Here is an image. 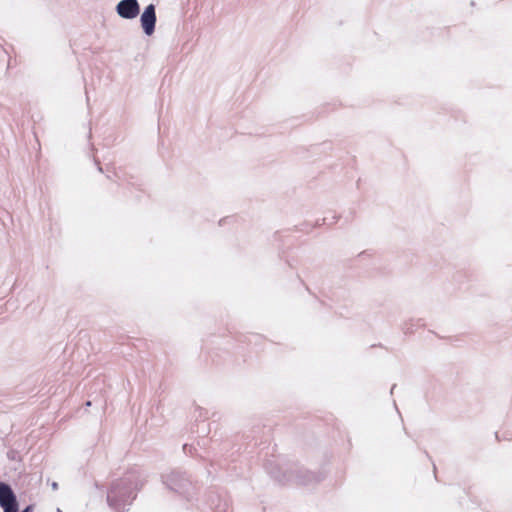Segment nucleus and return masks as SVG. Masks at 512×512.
Masks as SVG:
<instances>
[{
  "label": "nucleus",
  "instance_id": "nucleus-1",
  "mask_svg": "<svg viewBox=\"0 0 512 512\" xmlns=\"http://www.w3.org/2000/svg\"><path fill=\"white\" fill-rule=\"evenodd\" d=\"M136 486L127 478L113 484L107 495L108 504L118 509L122 505L130 504L135 498Z\"/></svg>",
  "mask_w": 512,
  "mask_h": 512
},
{
  "label": "nucleus",
  "instance_id": "nucleus-3",
  "mask_svg": "<svg viewBox=\"0 0 512 512\" xmlns=\"http://www.w3.org/2000/svg\"><path fill=\"white\" fill-rule=\"evenodd\" d=\"M115 10L123 19H134L139 15L140 5L137 0H121Z\"/></svg>",
  "mask_w": 512,
  "mask_h": 512
},
{
  "label": "nucleus",
  "instance_id": "nucleus-4",
  "mask_svg": "<svg viewBox=\"0 0 512 512\" xmlns=\"http://www.w3.org/2000/svg\"><path fill=\"white\" fill-rule=\"evenodd\" d=\"M141 27L147 36H150L155 31L156 25V12L155 6L149 4L143 11L140 17Z\"/></svg>",
  "mask_w": 512,
  "mask_h": 512
},
{
  "label": "nucleus",
  "instance_id": "nucleus-2",
  "mask_svg": "<svg viewBox=\"0 0 512 512\" xmlns=\"http://www.w3.org/2000/svg\"><path fill=\"white\" fill-rule=\"evenodd\" d=\"M0 506L4 512H18V503L16 496L11 487L3 482H0ZM32 507H26L22 512H31Z\"/></svg>",
  "mask_w": 512,
  "mask_h": 512
},
{
  "label": "nucleus",
  "instance_id": "nucleus-6",
  "mask_svg": "<svg viewBox=\"0 0 512 512\" xmlns=\"http://www.w3.org/2000/svg\"><path fill=\"white\" fill-rule=\"evenodd\" d=\"M51 486H52L53 490H57L58 489V483L57 482H53Z\"/></svg>",
  "mask_w": 512,
  "mask_h": 512
},
{
  "label": "nucleus",
  "instance_id": "nucleus-5",
  "mask_svg": "<svg viewBox=\"0 0 512 512\" xmlns=\"http://www.w3.org/2000/svg\"><path fill=\"white\" fill-rule=\"evenodd\" d=\"M163 482L169 489L180 492L188 481L181 473L171 472L163 476Z\"/></svg>",
  "mask_w": 512,
  "mask_h": 512
}]
</instances>
